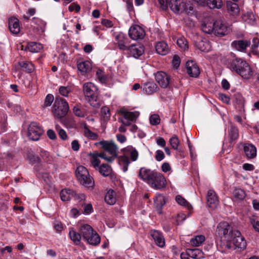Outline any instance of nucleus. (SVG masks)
<instances>
[{
    "label": "nucleus",
    "mask_w": 259,
    "mask_h": 259,
    "mask_svg": "<svg viewBox=\"0 0 259 259\" xmlns=\"http://www.w3.org/2000/svg\"><path fill=\"white\" fill-rule=\"evenodd\" d=\"M149 120L152 125H156L160 123V119L158 115L153 114L150 117Z\"/></svg>",
    "instance_id": "bf43d9fd"
},
{
    "label": "nucleus",
    "mask_w": 259,
    "mask_h": 259,
    "mask_svg": "<svg viewBox=\"0 0 259 259\" xmlns=\"http://www.w3.org/2000/svg\"><path fill=\"white\" fill-rule=\"evenodd\" d=\"M75 192L70 189H63L60 193V198L63 201H67L73 197Z\"/></svg>",
    "instance_id": "e433bc0d"
},
{
    "label": "nucleus",
    "mask_w": 259,
    "mask_h": 259,
    "mask_svg": "<svg viewBox=\"0 0 259 259\" xmlns=\"http://www.w3.org/2000/svg\"><path fill=\"white\" fill-rule=\"evenodd\" d=\"M214 35L216 36H223L229 32V29L221 20L214 21Z\"/></svg>",
    "instance_id": "dca6fc26"
},
{
    "label": "nucleus",
    "mask_w": 259,
    "mask_h": 259,
    "mask_svg": "<svg viewBox=\"0 0 259 259\" xmlns=\"http://www.w3.org/2000/svg\"><path fill=\"white\" fill-rule=\"evenodd\" d=\"M245 62L246 61L241 58H235L232 60L228 65L231 70L237 73L242 67L243 64H244Z\"/></svg>",
    "instance_id": "393cba45"
},
{
    "label": "nucleus",
    "mask_w": 259,
    "mask_h": 259,
    "mask_svg": "<svg viewBox=\"0 0 259 259\" xmlns=\"http://www.w3.org/2000/svg\"><path fill=\"white\" fill-rule=\"evenodd\" d=\"M178 46L183 51H185L188 49V44L187 39L184 37H180L178 38L177 41Z\"/></svg>",
    "instance_id": "09e8293b"
},
{
    "label": "nucleus",
    "mask_w": 259,
    "mask_h": 259,
    "mask_svg": "<svg viewBox=\"0 0 259 259\" xmlns=\"http://www.w3.org/2000/svg\"><path fill=\"white\" fill-rule=\"evenodd\" d=\"M239 71L237 73L239 74L244 79L250 78L253 74L250 66L246 62L244 64H243L242 67Z\"/></svg>",
    "instance_id": "bb28decb"
},
{
    "label": "nucleus",
    "mask_w": 259,
    "mask_h": 259,
    "mask_svg": "<svg viewBox=\"0 0 259 259\" xmlns=\"http://www.w3.org/2000/svg\"><path fill=\"white\" fill-rule=\"evenodd\" d=\"M128 35L133 40L142 39L145 35L144 30L140 26H132L128 30Z\"/></svg>",
    "instance_id": "f8f14e48"
},
{
    "label": "nucleus",
    "mask_w": 259,
    "mask_h": 259,
    "mask_svg": "<svg viewBox=\"0 0 259 259\" xmlns=\"http://www.w3.org/2000/svg\"><path fill=\"white\" fill-rule=\"evenodd\" d=\"M165 201L164 196L160 194H157L154 199V204L156 210L159 214L162 213V207L165 204Z\"/></svg>",
    "instance_id": "c756f323"
},
{
    "label": "nucleus",
    "mask_w": 259,
    "mask_h": 259,
    "mask_svg": "<svg viewBox=\"0 0 259 259\" xmlns=\"http://www.w3.org/2000/svg\"><path fill=\"white\" fill-rule=\"evenodd\" d=\"M43 133L42 127L36 122H31L28 126L27 137L32 141H38Z\"/></svg>",
    "instance_id": "6e6552de"
},
{
    "label": "nucleus",
    "mask_w": 259,
    "mask_h": 259,
    "mask_svg": "<svg viewBox=\"0 0 259 259\" xmlns=\"http://www.w3.org/2000/svg\"><path fill=\"white\" fill-rule=\"evenodd\" d=\"M207 202L209 207L214 208L219 204V199L215 192L212 190H208L207 194Z\"/></svg>",
    "instance_id": "412c9836"
},
{
    "label": "nucleus",
    "mask_w": 259,
    "mask_h": 259,
    "mask_svg": "<svg viewBox=\"0 0 259 259\" xmlns=\"http://www.w3.org/2000/svg\"><path fill=\"white\" fill-rule=\"evenodd\" d=\"M96 75L101 83H104L107 81V77L102 70L98 69L96 72Z\"/></svg>",
    "instance_id": "603ef678"
},
{
    "label": "nucleus",
    "mask_w": 259,
    "mask_h": 259,
    "mask_svg": "<svg viewBox=\"0 0 259 259\" xmlns=\"http://www.w3.org/2000/svg\"><path fill=\"white\" fill-rule=\"evenodd\" d=\"M59 93L65 97L68 96L69 93L71 92V88L70 87L61 86L59 89Z\"/></svg>",
    "instance_id": "6e6d98bb"
},
{
    "label": "nucleus",
    "mask_w": 259,
    "mask_h": 259,
    "mask_svg": "<svg viewBox=\"0 0 259 259\" xmlns=\"http://www.w3.org/2000/svg\"><path fill=\"white\" fill-rule=\"evenodd\" d=\"M116 40L117 41L119 49L121 50H126L129 46L127 45L129 43L128 39L122 33H120L115 37Z\"/></svg>",
    "instance_id": "5701e85b"
},
{
    "label": "nucleus",
    "mask_w": 259,
    "mask_h": 259,
    "mask_svg": "<svg viewBox=\"0 0 259 259\" xmlns=\"http://www.w3.org/2000/svg\"><path fill=\"white\" fill-rule=\"evenodd\" d=\"M155 49L157 53L161 55H165L169 51L167 45L164 41L157 42L155 46Z\"/></svg>",
    "instance_id": "72a5a7b5"
},
{
    "label": "nucleus",
    "mask_w": 259,
    "mask_h": 259,
    "mask_svg": "<svg viewBox=\"0 0 259 259\" xmlns=\"http://www.w3.org/2000/svg\"><path fill=\"white\" fill-rule=\"evenodd\" d=\"M156 82L162 88L168 87L170 81V76L163 71H158L155 75Z\"/></svg>",
    "instance_id": "ddd939ff"
},
{
    "label": "nucleus",
    "mask_w": 259,
    "mask_h": 259,
    "mask_svg": "<svg viewBox=\"0 0 259 259\" xmlns=\"http://www.w3.org/2000/svg\"><path fill=\"white\" fill-rule=\"evenodd\" d=\"M187 253L190 257L194 259H202L204 258V253L199 249H188Z\"/></svg>",
    "instance_id": "c9c22d12"
},
{
    "label": "nucleus",
    "mask_w": 259,
    "mask_h": 259,
    "mask_svg": "<svg viewBox=\"0 0 259 259\" xmlns=\"http://www.w3.org/2000/svg\"><path fill=\"white\" fill-rule=\"evenodd\" d=\"M98 144H100L104 150L110 155V156L107 157L108 162H112L117 157L118 148L113 141L103 140Z\"/></svg>",
    "instance_id": "423d86ee"
},
{
    "label": "nucleus",
    "mask_w": 259,
    "mask_h": 259,
    "mask_svg": "<svg viewBox=\"0 0 259 259\" xmlns=\"http://www.w3.org/2000/svg\"><path fill=\"white\" fill-rule=\"evenodd\" d=\"M205 240V237L203 235H197L190 240L192 245L195 246H199L202 244Z\"/></svg>",
    "instance_id": "de8ad7c7"
},
{
    "label": "nucleus",
    "mask_w": 259,
    "mask_h": 259,
    "mask_svg": "<svg viewBox=\"0 0 259 259\" xmlns=\"http://www.w3.org/2000/svg\"><path fill=\"white\" fill-rule=\"evenodd\" d=\"M150 233L157 246L160 247H163L165 246V240L162 233L157 230H152Z\"/></svg>",
    "instance_id": "4be33fe9"
},
{
    "label": "nucleus",
    "mask_w": 259,
    "mask_h": 259,
    "mask_svg": "<svg viewBox=\"0 0 259 259\" xmlns=\"http://www.w3.org/2000/svg\"><path fill=\"white\" fill-rule=\"evenodd\" d=\"M119 113L123 116L121 122L125 126H129L132 122H135L140 115L138 111H128L124 108L119 110Z\"/></svg>",
    "instance_id": "9b49d317"
},
{
    "label": "nucleus",
    "mask_w": 259,
    "mask_h": 259,
    "mask_svg": "<svg viewBox=\"0 0 259 259\" xmlns=\"http://www.w3.org/2000/svg\"><path fill=\"white\" fill-rule=\"evenodd\" d=\"M234 230L226 222H220L217 226L216 232L221 238H224L227 241L229 240L233 236Z\"/></svg>",
    "instance_id": "0eeeda50"
},
{
    "label": "nucleus",
    "mask_w": 259,
    "mask_h": 259,
    "mask_svg": "<svg viewBox=\"0 0 259 259\" xmlns=\"http://www.w3.org/2000/svg\"><path fill=\"white\" fill-rule=\"evenodd\" d=\"M131 54L135 58H138L144 53V48L143 46L140 45H132L127 48Z\"/></svg>",
    "instance_id": "c85d7f7f"
},
{
    "label": "nucleus",
    "mask_w": 259,
    "mask_h": 259,
    "mask_svg": "<svg viewBox=\"0 0 259 259\" xmlns=\"http://www.w3.org/2000/svg\"><path fill=\"white\" fill-rule=\"evenodd\" d=\"M105 202L110 205H113L116 201L115 192L112 190H109L105 196Z\"/></svg>",
    "instance_id": "58836bf2"
},
{
    "label": "nucleus",
    "mask_w": 259,
    "mask_h": 259,
    "mask_svg": "<svg viewBox=\"0 0 259 259\" xmlns=\"http://www.w3.org/2000/svg\"><path fill=\"white\" fill-rule=\"evenodd\" d=\"M148 185L153 189L160 190L166 187V179L162 174L156 171Z\"/></svg>",
    "instance_id": "9d476101"
},
{
    "label": "nucleus",
    "mask_w": 259,
    "mask_h": 259,
    "mask_svg": "<svg viewBox=\"0 0 259 259\" xmlns=\"http://www.w3.org/2000/svg\"><path fill=\"white\" fill-rule=\"evenodd\" d=\"M206 5L210 9H220L223 2L222 0H207Z\"/></svg>",
    "instance_id": "37998d69"
},
{
    "label": "nucleus",
    "mask_w": 259,
    "mask_h": 259,
    "mask_svg": "<svg viewBox=\"0 0 259 259\" xmlns=\"http://www.w3.org/2000/svg\"><path fill=\"white\" fill-rule=\"evenodd\" d=\"M9 28L12 33L18 34L20 30L19 20L16 18H10L9 20Z\"/></svg>",
    "instance_id": "cd10ccee"
},
{
    "label": "nucleus",
    "mask_w": 259,
    "mask_h": 259,
    "mask_svg": "<svg viewBox=\"0 0 259 259\" xmlns=\"http://www.w3.org/2000/svg\"><path fill=\"white\" fill-rule=\"evenodd\" d=\"M155 157L157 161H160L164 158V154L162 151L158 150L156 151Z\"/></svg>",
    "instance_id": "0e129e2a"
},
{
    "label": "nucleus",
    "mask_w": 259,
    "mask_h": 259,
    "mask_svg": "<svg viewBox=\"0 0 259 259\" xmlns=\"http://www.w3.org/2000/svg\"><path fill=\"white\" fill-rule=\"evenodd\" d=\"M19 64L22 69L25 72L31 73L34 70L33 65L30 62L21 61Z\"/></svg>",
    "instance_id": "c03bdc74"
},
{
    "label": "nucleus",
    "mask_w": 259,
    "mask_h": 259,
    "mask_svg": "<svg viewBox=\"0 0 259 259\" xmlns=\"http://www.w3.org/2000/svg\"><path fill=\"white\" fill-rule=\"evenodd\" d=\"M83 91L89 102L96 101L98 97V89L92 82H86L83 85Z\"/></svg>",
    "instance_id": "1a4fd4ad"
},
{
    "label": "nucleus",
    "mask_w": 259,
    "mask_h": 259,
    "mask_svg": "<svg viewBox=\"0 0 259 259\" xmlns=\"http://www.w3.org/2000/svg\"><path fill=\"white\" fill-rule=\"evenodd\" d=\"M75 200H78L79 202H81L82 201H84L85 199V196L83 193H77L75 192V195H74L73 197Z\"/></svg>",
    "instance_id": "338daca9"
},
{
    "label": "nucleus",
    "mask_w": 259,
    "mask_h": 259,
    "mask_svg": "<svg viewBox=\"0 0 259 259\" xmlns=\"http://www.w3.org/2000/svg\"><path fill=\"white\" fill-rule=\"evenodd\" d=\"M168 6L176 13L185 12L188 14L193 9L190 4L184 3L183 0H169Z\"/></svg>",
    "instance_id": "39448f33"
},
{
    "label": "nucleus",
    "mask_w": 259,
    "mask_h": 259,
    "mask_svg": "<svg viewBox=\"0 0 259 259\" xmlns=\"http://www.w3.org/2000/svg\"><path fill=\"white\" fill-rule=\"evenodd\" d=\"M231 239L232 241L228 240L223 244V248L225 250H237L238 251H241L246 248V241L239 231L234 230Z\"/></svg>",
    "instance_id": "f03ea898"
},
{
    "label": "nucleus",
    "mask_w": 259,
    "mask_h": 259,
    "mask_svg": "<svg viewBox=\"0 0 259 259\" xmlns=\"http://www.w3.org/2000/svg\"><path fill=\"white\" fill-rule=\"evenodd\" d=\"M168 2L167 0H157V3L156 4L162 10H166L168 8Z\"/></svg>",
    "instance_id": "13d9d810"
},
{
    "label": "nucleus",
    "mask_w": 259,
    "mask_h": 259,
    "mask_svg": "<svg viewBox=\"0 0 259 259\" xmlns=\"http://www.w3.org/2000/svg\"><path fill=\"white\" fill-rule=\"evenodd\" d=\"M54 228L57 232L60 233L63 229V226L61 222L55 221L54 223Z\"/></svg>",
    "instance_id": "69168bd1"
},
{
    "label": "nucleus",
    "mask_w": 259,
    "mask_h": 259,
    "mask_svg": "<svg viewBox=\"0 0 259 259\" xmlns=\"http://www.w3.org/2000/svg\"><path fill=\"white\" fill-rule=\"evenodd\" d=\"M186 68L188 74L191 77H196L200 73L199 68L193 61H188L186 63Z\"/></svg>",
    "instance_id": "f3484780"
},
{
    "label": "nucleus",
    "mask_w": 259,
    "mask_h": 259,
    "mask_svg": "<svg viewBox=\"0 0 259 259\" xmlns=\"http://www.w3.org/2000/svg\"><path fill=\"white\" fill-rule=\"evenodd\" d=\"M33 21L36 26H38V27H37L38 29H39V27L41 32L44 31L45 26L46 25V23L45 21L40 19L36 18H33Z\"/></svg>",
    "instance_id": "864d4df0"
},
{
    "label": "nucleus",
    "mask_w": 259,
    "mask_h": 259,
    "mask_svg": "<svg viewBox=\"0 0 259 259\" xmlns=\"http://www.w3.org/2000/svg\"><path fill=\"white\" fill-rule=\"evenodd\" d=\"M243 151L248 159H252L256 156V148L252 144L245 143L243 145Z\"/></svg>",
    "instance_id": "6ab92c4d"
},
{
    "label": "nucleus",
    "mask_w": 259,
    "mask_h": 259,
    "mask_svg": "<svg viewBox=\"0 0 259 259\" xmlns=\"http://www.w3.org/2000/svg\"><path fill=\"white\" fill-rule=\"evenodd\" d=\"M250 45V41L246 39L236 40L231 43L232 47L241 52H245L247 48Z\"/></svg>",
    "instance_id": "2eb2a0df"
},
{
    "label": "nucleus",
    "mask_w": 259,
    "mask_h": 259,
    "mask_svg": "<svg viewBox=\"0 0 259 259\" xmlns=\"http://www.w3.org/2000/svg\"><path fill=\"white\" fill-rule=\"evenodd\" d=\"M172 63L174 67L176 68H177L180 64V57L177 55H175L172 60Z\"/></svg>",
    "instance_id": "774afa93"
},
{
    "label": "nucleus",
    "mask_w": 259,
    "mask_h": 259,
    "mask_svg": "<svg viewBox=\"0 0 259 259\" xmlns=\"http://www.w3.org/2000/svg\"><path fill=\"white\" fill-rule=\"evenodd\" d=\"M155 172L156 171L155 170H152L146 167H142L139 171L138 177L140 179L149 184Z\"/></svg>",
    "instance_id": "4468645a"
},
{
    "label": "nucleus",
    "mask_w": 259,
    "mask_h": 259,
    "mask_svg": "<svg viewBox=\"0 0 259 259\" xmlns=\"http://www.w3.org/2000/svg\"><path fill=\"white\" fill-rule=\"evenodd\" d=\"M228 136L230 147H233L239 137L238 128L234 125H231L228 128Z\"/></svg>",
    "instance_id": "aec40b11"
},
{
    "label": "nucleus",
    "mask_w": 259,
    "mask_h": 259,
    "mask_svg": "<svg viewBox=\"0 0 259 259\" xmlns=\"http://www.w3.org/2000/svg\"><path fill=\"white\" fill-rule=\"evenodd\" d=\"M54 100L53 95L51 94H48L45 100L44 104L42 106L43 107H47L50 106Z\"/></svg>",
    "instance_id": "052dcab7"
},
{
    "label": "nucleus",
    "mask_w": 259,
    "mask_h": 259,
    "mask_svg": "<svg viewBox=\"0 0 259 259\" xmlns=\"http://www.w3.org/2000/svg\"><path fill=\"white\" fill-rule=\"evenodd\" d=\"M27 48L30 52L36 53L42 48V46L40 44L35 42H30L28 43Z\"/></svg>",
    "instance_id": "a18cd8bd"
},
{
    "label": "nucleus",
    "mask_w": 259,
    "mask_h": 259,
    "mask_svg": "<svg viewBox=\"0 0 259 259\" xmlns=\"http://www.w3.org/2000/svg\"><path fill=\"white\" fill-rule=\"evenodd\" d=\"M69 235L71 239L75 244L77 245L80 243V239L81 238V236L80 233H78L74 230H71L69 232Z\"/></svg>",
    "instance_id": "49530a36"
},
{
    "label": "nucleus",
    "mask_w": 259,
    "mask_h": 259,
    "mask_svg": "<svg viewBox=\"0 0 259 259\" xmlns=\"http://www.w3.org/2000/svg\"><path fill=\"white\" fill-rule=\"evenodd\" d=\"M250 223L251 224L254 229L259 232V221L253 217L250 218Z\"/></svg>",
    "instance_id": "680f3d73"
},
{
    "label": "nucleus",
    "mask_w": 259,
    "mask_h": 259,
    "mask_svg": "<svg viewBox=\"0 0 259 259\" xmlns=\"http://www.w3.org/2000/svg\"><path fill=\"white\" fill-rule=\"evenodd\" d=\"M83 135L87 138L92 140H97L98 138V135L96 133L92 132L87 126L84 127Z\"/></svg>",
    "instance_id": "8fccbe9b"
},
{
    "label": "nucleus",
    "mask_w": 259,
    "mask_h": 259,
    "mask_svg": "<svg viewBox=\"0 0 259 259\" xmlns=\"http://www.w3.org/2000/svg\"><path fill=\"white\" fill-rule=\"evenodd\" d=\"M169 143L174 149L178 150V146L180 144V141L178 138L175 136L169 139Z\"/></svg>",
    "instance_id": "4d7b16f0"
},
{
    "label": "nucleus",
    "mask_w": 259,
    "mask_h": 259,
    "mask_svg": "<svg viewBox=\"0 0 259 259\" xmlns=\"http://www.w3.org/2000/svg\"><path fill=\"white\" fill-rule=\"evenodd\" d=\"M122 154L118 157V163L122 166L123 172L127 170L128 166L133 161L137 160L139 153L137 150L132 146H128L121 150Z\"/></svg>",
    "instance_id": "f257e3e1"
},
{
    "label": "nucleus",
    "mask_w": 259,
    "mask_h": 259,
    "mask_svg": "<svg viewBox=\"0 0 259 259\" xmlns=\"http://www.w3.org/2000/svg\"><path fill=\"white\" fill-rule=\"evenodd\" d=\"M77 179L80 184L88 190L94 189L95 183L93 178L90 175L87 168L83 166H78L75 171Z\"/></svg>",
    "instance_id": "7ed1b4c3"
},
{
    "label": "nucleus",
    "mask_w": 259,
    "mask_h": 259,
    "mask_svg": "<svg viewBox=\"0 0 259 259\" xmlns=\"http://www.w3.org/2000/svg\"><path fill=\"white\" fill-rule=\"evenodd\" d=\"M215 26L214 21H205L202 25L201 29L205 33L214 34V26Z\"/></svg>",
    "instance_id": "f704fd0d"
},
{
    "label": "nucleus",
    "mask_w": 259,
    "mask_h": 259,
    "mask_svg": "<svg viewBox=\"0 0 259 259\" xmlns=\"http://www.w3.org/2000/svg\"><path fill=\"white\" fill-rule=\"evenodd\" d=\"M73 111L74 114L78 117H83L85 115V111L78 105L74 106Z\"/></svg>",
    "instance_id": "5fc2aeb1"
},
{
    "label": "nucleus",
    "mask_w": 259,
    "mask_h": 259,
    "mask_svg": "<svg viewBox=\"0 0 259 259\" xmlns=\"http://www.w3.org/2000/svg\"><path fill=\"white\" fill-rule=\"evenodd\" d=\"M77 68L80 72L87 73L91 70V64L89 61H82L77 64Z\"/></svg>",
    "instance_id": "ea45409f"
},
{
    "label": "nucleus",
    "mask_w": 259,
    "mask_h": 259,
    "mask_svg": "<svg viewBox=\"0 0 259 259\" xmlns=\"http://www.w3.org/2000/svg\"><path fill=\"white\" fill-rule=\"evenodd\" d=\"M242 21L252 26L257 24V17L252 12H247L242 14L241 16Z\"/></svg>",
    "instance_id": "b1692460"
},
{
    "label": "nucleus",
    "mask_w": 259,
    "mask_h": 259,
    "mask_svg": "<svg viewBox=\"0 0 259 259\" xmlns=\"http://www.w3.org/2000/svg\"><path fill=\"white\" fill-rule=\"evenodd\" d=\"M176 200L178 204L187 207L189 209H190V208L192 207L191 205L180 195H178L176 197Z\"/></svg>",
    "instance_id": "3c124183"
},
{
    "label": "nucleus",
    "mask_w": 259,
    "mask_h": 259,
    "mask_svg": "<svg viewBox=\"0 0 259 259\" xmlns=\"http://www.w3.org/2000/svg\"><path fill=\"white\" fill-rule=\"evenodd\" d=\"M89 155L91 157V164L96 169H97V168L100 167L99 164L100 163V160L99 158L104 159L107 161V156L105 153H91L89 154Z\"/></svg>",
    "instance_id": "a211bd4d"
},
{
    "label": "nucleus",
    "mask_w": 259,
    "mask_h": 259,
    "mask_svg": "<svg viewBox=\"0 0 259 259\" xmlns=\"http://www.w3.org/2000/svg\"><path fill=\"white\" fill-rule=\"evenodd\" d=\"M158 89L156 84L153 82L145 83L143 87V91L147 94L151 95L156 92Z\"/></svg>",
    "instance_id": "473e14b6"
},
{
    "label": "nucleus",
    "mask_w": 259,
    "mask_h": 259,
    "mask_svg": "<svg viewBox=\"0 0 259 259\" xmlns=\"http://www.w3.org/2000/svg\"><path fill=\"white\" fill-rule=\"evenodd\" d=\"M195 47L202 52H207L210 49L209 42L206 39L197 38L195 41Z\"/></svg>",
    "instance_id": "a878e982"
},
{
    "label": "nucleus",
    "mask_w": 259,
    "mask_h": 259,
    "mask_svg": "<svg viewBox=\"0 0 259 259\" xmlns=\"http://www.w3.org/2000/svg\"><path fill=\"white\" fill-rule=\"evenodd\" d=\"M97 170L104 177L109 176L112 172L111 167L107 164H102Z\"/></svg>",
    "instance_id": "a19ab883"
},
{
    "label": "nucleus",
    "mask_w": 259,
    "mask_h": 259,
    "mask_svg": "<svg viewBox=\"0 0 259 259\" xmlns=\"http://www.w3.org/2000/svg\"><path fill=\"white\" fill-rule=\"evenodd\" d=\"M94 230L89 225H84L80 229V233L81 234V237L83 240H85L90 235L91 233H93Z\"/></svg>",
    "instance_id": "4c0bfd02"
},
{
    "label": "nucleus",
    "mask_w": 259,
    "mask_h": 259,
    "mask_svg": "<svg viewBox=\"0 0 259 259\" xmlns=\"http://www.w3.org/2000/svg\"><path fill=\"white\" fill-rule=\"evenodd\" d=\"M232 194L233 197L238 200H242L245 197V192L244 190L239 188H235Z\"/></svg>",
    "instance_id": "79ce46f5"
},
{
    "label": "nucleus",
    "mask_w": 259,
    "mask_h": 259,
    "mask_svg": "<svg viewBox=\"0 0 259 259\" xmlns=\"http://www.w3.org/2000/svg\"><path fill=\"white\" fill-rule=\"evenodd\" d=\"M69 109L68 104L64 99L60 97H56L52 109L54 116L55 117L61 118L65 116Z\"/></svg>",
    "instance_id": "20e7f679"
},
{
    "label": "nucleus",
    "mask_w": 259,
    "mask_h": 259,
    "mask_svg": "<svg viewBox=\"0 0 259 259\" xmlns=\"http://www.w3.org/2000/svg\"><path fill=\"white\" fill-rule=\"evenodd\" d=\"M85 241L90 245L97 246L100 243L101 238L97 233L94 231L93 233H91V235L85 239Z\"/></svg>",
    "instance_id": "2f4dec72"
},
{
    "label": "nucleus",
    "mask_w": 259,
    "mask_h": 259,
    "mask_svg": "<svg viewBox=\"0 0 259 259\" xmlns=\"http://www.w3.org/2000/svg\"><path fill=\"white\" fill-rule=\"evenodd\" d=\"M226 8L228 12L232 16H237L239 13V8L235 3L227 1Z\"/></svg>",
    "instance_id": "7c9ffc66"
},
{
    "label": "nucleus",
    "mask_w": 259,
    "mask_h": 259,
    "mask_svg": "<svg viewBox=\"0 0 259 259\" xmlns=\"http://www.w3.org/2000/svg\"><path fill=\"white\" fill-rule=\"evenodd\" d=\"M259 46V38L257 37H254L252 40V44L251 45V49L252 52L255 53V49L258 47Z\"/></svg>",
    "instance_id": "e2e57ef3"
}]
</instances>
